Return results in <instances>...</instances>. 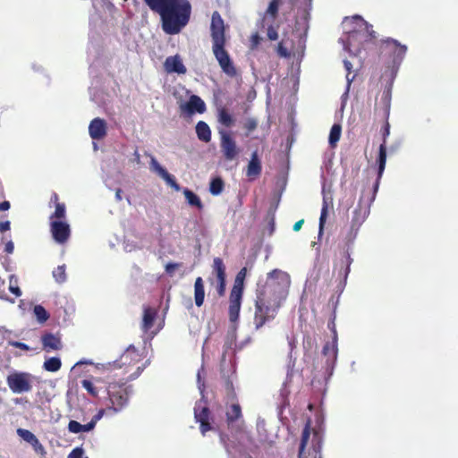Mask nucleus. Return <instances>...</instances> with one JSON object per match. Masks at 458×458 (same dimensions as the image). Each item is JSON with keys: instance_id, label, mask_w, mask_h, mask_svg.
I'll use <instances>...</instances> for the list:
<instances>
[{"instance_id": "3", "label": "nucleus", "mask_w": 458, "mask_h": 458, "mask_svg": "<svg viewBox=\"0 0 458 458\" xmlns=\"http://www.w3.org/2000/svg\"><path fill=\"white\" fill-rule=\"evenodd\" d=\"M212 52L222 70L227 76L233 78L237 75L236 67L225 49L226 38L225 34V23L220 13L215 11L212 13L211 24Z\"/></svg>"}, {"instance_id": "45", "label": "nucleus", "mask_w": 458, "mask_h": 458, "mask_svg": "<svg viewBox=\"0 0 458 458\" xmlns=\"http://www.w3.org/2000/svg\"><path fill=\"white\" fill-rule=\"evenodd\" d=\"M381 101H382V103L384 104V106L386 107V114L388 116L389 109H390V104H391V92H390V90H385L382 93Z\"/></svg>"}, {"instance_id": "38", "label": "nucleus", "mask_w": 458, "mask_h": 458, "mask_svg": "<svg viewBox=\"0 0 458 458\" xmlns=\"http://www.w3.org/2000/svg\"><path fill=\"white\" fill-rule=\"evenodd\" d=\"M53 276L56 283L63 284L66 281V267L65 265L58 266L53 271Z\"/></svg>"}, {"instance_id": "36", "label": "nucleus", "mask_w": 458, "mask_h": 458, "mask_svg": "<svg viewBox=\"0 0 458 458\" xmlns=\"http://www.w3.org/2000/svg\"><path fill=\"white\" fill-rule=\"evenodd\" d=\"M17 434L26 442L31 445L35 443L38 444V437L30 430L24 428H18Z\"/></svg>"}, {"instance_id": "16", "label": "nucleus", "mask_w": 458, "mask_h": 458, "mask_svg": "<svg viewBox=\"0 0 458 458\" xmlns=\"http://www.w3.org/2000/svg\"><path fill=\"white\" fill-rule=\"evenodd\" d=\"M220 147L226 160L234 159L239 154L235 140L231 134L225 131H219Z\"/></svg>"}, {"instance_id": "49", "label": "nucleus", "mask_w": 458, "mask_h": 458, "mask_svg": "<svg viewBox=\"0 0 458 458\" xmlns=\"http://www.w3.org/2000/svg\"><path fill=\"white\" fill-rule=\"evenodd\" d=\"M83 454L84 452L82 448L76 447L69 454L67 458H82Z\"/></svg>"}, {"instance_id": "10", "label": "nucleus", "mask_w": 458, "mask_h": 458, "mask_svg": "<svg viewBox=\"0 0 458 458\" xmlns=\"http://www.w3.org/2000/svg\"><path fill=\"white\" fill-rule=\"evenodd\" d=\"M33 376L28 372L14 371L6 377V383L13 394L28 393L32 390Z\"/></svg>"}, {"instance_id": "20", "label": "nucleus", "mask_w": 458, "mask_h": 458, "mask_svg": "<svg viewBox=\"0 0 458 458\" xmlns=\"http://www.w3.org/2000/svg\"><path fill=\"white\" fill-rule=\"evenodd\" d=\"M42 348L49 352L51 351H60L63 348L61 337L52 333H45L41 336Z\"/></svg>"}, {"instance_id": "28", "label": "nucleus", "mask_w": 458, "mask_h": 458, "mask_svg": "<svg viewBox=\"0 0 458 458\" xmlns=\"http://www.w3.org/2000/svg\"><path fill=\"white\" fill-rule=\"evenodd\" d=\"M157 318V311L155 309L147 307L144 309L141 328L147 333L154 325Z\"/></svg>"}, {"instance_id": "35", "label": "nucleus", "mask_w": 458, "mask_h": 458, "mask_svg": "<svg viewBox=\"0 0 458 458\" xmlns=\"http://www.w3.org/2000/svg\"><path fill=\"white\" fill-rule=\"evenodd\" d=\"M225 187L224 181L220 177H216L211 180L209 184V191L212 195H219Z\"/></svg>"}, {"instance_id": "62", "label": "nucleus", "mask_w": 458, "mask_h": 458, "mask_svg": "<svg viewBox=\"0 0 458 458\" xmlns=\"http://www.w3.org/2000/svg\"><path fill=\"white\" fill-rule=\"evenodd\" d=\"M135 158H137L138 160L140 159V154L138 153V151H135Z\"/></svg>"}, {"instance_id": "7", "label": "nucleus", "mask_w": 458, "mask_h": 458, "mask_svg": "<svg viewBox=\"0 0 458 458\" xmlns=\"http://www.w3.org/2000/svg\"><path fill=\"white\" fill-rule=\"evenodd\" d=\"M378 48L381 55H388L394 66H399L407 53V46L401 44L392 38H386L379 41Z\"/></svg>"}, {"instance_id": "56", "label": "nucleus", "mask_w": 458, "mask_h": 458, "mask_svg": "<svg viewBox=\"0 0 458 458\" xmlns=\"http://www.w3.org/2000/svg\"><path fill=\"white\" fill-rule=\"evenodd\" d=\"M51 201L55 203V206H56L57 204H62V202L59 201L58 194L55 192L52 195Z\"/></svg>"}, {"instance_id": "2", "label": "nucleus", "mask_w": 458, "mask_h": 458, "mask_svg": "<svg viewBox=\"0 0 458 458\" xmlns=\"http://www.w3.org/2000/svg\"><path fill=\"white\" fill-rule=\"evenodd\" d=\"M149 9L159 14L162 30L168 35L180 33L189 23L191 4L189 0H144Z\"/></svg>"}, {"instance_id": "55", "label": "nucleus", "mask_w": 458, "mask_h": 458, "mask_svg": "<svg viewBox=\"0 0 458 458\" xmlns=\"http://www.w3.org/2000/svg\"><path fill=\"white\" fill-rule=\"evenodd\" d=\"M303 223H304V220H303V219H301V220L297 221V222L293 225V231L298 232L299 230H301V226H302Z\"/></svg>"}, {"instance_id": "9", "label": "nucleus", "mask_w": 458, "mask_h": 458, "mask_svg": "<svg viewBox=\"0 0 458 458\" xmlns=\"http://www.w3.org/2000/svg\"><path fill=\"white\" fill-rule=\"evenodd\" d=\"M352 263L351 246L346 243L335 256L333 265V276H336L340 282L344 284L350 273Z\"/></svg>"}, {"instance_id": "19", "label": "nucleus", "mask_w": 458, "mask_h": 458, "mask_svg": "<svg viewBox=\"0 0 458 458\" xmlns=\"http://www.w3.org/2000/svg\"><path fill=\"white\" fill-rule=\"evenodd\" d=\"M107 132L106 122L102 118H94L89 125V133L93 140H101Z\"/></svg>"}, {"instance_id": "31", "label": "nucleus", "mask_w": 458, "mask_h": 458, "mask_svg": "<svg viewBox=\"0 0 458 458\" xmlns=\"http://www.w3.org/2000/svg\"><path fill=\"white\" fill-rule=\"evenodd\" d=\"M183 195L187 200V203L190 206L196 207L199 210H201L203 208L204 206H203L199 197L197 194H195L193 191H191L189 189H184Z\"/></svg>"}, {"instance_id": "27", "label": "nucleus", "mask_w": 458, "mask_h": 458, "mask_svg": "<svg viewBox=\"0 0 458 458\" xmlns=\"http://www.w3.org/2000/svg\"><path fill=\"white\" fill-rule=\"evenodd\" d=\"M205 299V288L202 277L199 276L194 283V301L197 307H201Z\"/></svg>"}, {"instance_id": "47", "label": "nucleus", "mask_w": 458, "mask_h": 458, "mask_svg": "<svg viewBox=\"0 0 458 458\" xmlns=\"http://www.w3.org/2000/svg\"><path fill=\"white\" fill-rule=\"evenodd\" d=\"M261 37L259 35L258 32H255L253 33L251 36H250V49L251 50H255L258 48V47L259 46L260 44V41H261Z\"/></svg>"}, {"instance_id": "53", "label": "nucleus", "mask_w": 458, "mask_h": 458, "mask_svg": "<svg viewBox=\"0 0 458 458\" xmlns=\"http://www.w3.org/2000/svg\"><path fill=\"white\" fill-rule=\"evenodd\" d=\"M13 250H14V245H13V242H8L6 244H5V247H4V251L6 253H13Z\"/></svg>"}, {"instance_id": "59", "label": "nucleus", "mask_w": 458, "mask_h": 458, "mask_svg": "<svg viewBox=\"0 0 458 458\" xmlns=\"http://www.w3.org/2000/svg\"><path fill=\"white\" fill-rule=\"evenodd\" d=\"M122 193H123V191L121 189H117L116 191H115V198L118 201H121L123 197H122Z\"/></svg>"}, {"instance_id": "43", "label": "nucleus", "mask_w": 458, "mask_h": 458, "mask_svg": "<svg viewBox=\"0 0 458 458\" xmlns=\"http://www.w3.org/2000/svg\"><path fill=\"white\" fill-rule=\"evenodd\" d=\"M81 386L88 391V393L91 396H93V397H97L98 396V391L97 387L94 386V384L90 380L83 379L81 381Z\"/></svg>"}, {"instance_id": "41", "label": "nucleus", "mask_w": 458, "mask_h": 458, "mask_svg": "<svg viewBox=\"0 0 458 458\" xmlns=\"http://www.w3.org/2000/svg\"><path fill=\"white\" fill-rule=\"evenodd\" d=\"M259 122L254 117H248L244 120L242 126L246 130V135L254 131L258 127Z\"/></svg>"}, {"instance_id": "4", "label": "nucleus", "mask_w": 458, "mask_h": 458, "mask_svg": "<svg viewBox=\"0 0 458 458\" xmlns=\"http://www.w3.org/2000/svg\"><path fill=\"white\" fill-rule=\"evenodd\" d=\"M300 4L305 12L311 7V0H271L260 20V27L267 29V37L270 41L278 39L279 24L276 25V20L281 11L283 16L291 13L294 7Z\"/></svg>"}, {"instance_id": "6", "label": "nucleus", "mask_w": 458, "mask_h": 458, "mask_svg": "<svg viewBox=\"0 0 458 458\" xmlns=\"http://www.w3.org/2000/svg\"><path fill=\"white\" fill-rule=\"evenodd\" d=\"M347 22L355 24L354 29L348 31L347 41L351 47H355V42L361 34L365 41H372L377 38V33L373 30V26L367 22L361 16L354 15L352 18L346 17L344 23Z\"/></svg>"}, {"instance_id": "17", "label": "nucleus", "mask_w": 458, "mask_h": 458, "mask_svg": "<svg viewBox=\"0 0 458 458\" xmlns=\"http://www.w3.org/2000/svg\"><path fill=\"white\" fill-rule=\"evenodd\" d=\"M212 273L216 275V292L217 294L221 297L225 295V266L221 258H215L212 265Z\"/></svg>"}, {"instance_id": "14", "label": "nucleus", "mask_w": 458, "mask_h": 458, "mask_svg": "<svg viewBox=\"0 0 458 458\" xmlns=\"http://www.w3.org/2000/svg\"><path fill=\"white\" fill-rule=\"evenodd\" d=\"M194 418L196 421L199 423V429L203 436H205L208 431L213 429L210 422L211 412L208 407L203 404L202 402L196 403L194 407Z\"/></svg>"}, {"instance_id": "40", "label": "nucleus", "mask_w": 458, "mask_h": 458, "mask_svg": "<svg viewBox=\"0 0 458 458\" xmlns=\"http://www.w3.org/2000/svg\"><path fill=\"white\" fill-rule=\"evenodd\" d=\"M328 202L326 198L323 199V205L321 208L320 217H319V233L323 232L327 217L328 215Z\"/></svg>"}, {"instance_id": "51", "label": "nucleus", "mask_w": 458, "mask_h": 458, "mask_svg": "<svg viewBox=\"0 0 458 458\" xmlns=\"http://www.w3.org/2000/svg\"><path fill=\"white\" fill-rule=\"evenodd\" d=\"M11 228V223L10 221H4L0 223V232L4 233L6 231H9Z\"/></svg>"}, {"instance_id": "11", "label": "nucleus", "mask_w": 458, "mask_h": 458, "mask_svg": "<svg viewBox=\"0 0 458 458\" xmlns=\"http://www.w3.org/2000/svg\"><path fill=\"white\" fill-rule=\"evenodd\" d=\"M381 132H382V136H383V142L379 146L378 157H377V180H376V182H375V183L373 185L372 200L374 199H376V195H377V191H378L380 180H381V177H382L383 173L385 171L386 164V138L390 134V124H389V123L387 121L384 124V126H383V128L381 130Z\"/></svg>"}, {"instance_id": "25", "label": "nucleus", "mask_w": 458, "mask_h": 458, "mask_svg": "<svg viewBox=\"0 0 458 458\" xmlns=\"http://www.w3.org/2000/svg\"><path fill=\"white\" fill-rule=\"evenodd\" d=\"M337 334L334 330V336L331 342L325 344L322 353L327 357V363H334L337 358Z\"/></svg>"}, {"instance_id": "23", "label": "nucleus", "mask_w": 458, "mask_h": 458, "mask_svg": "<svg viewBox=\"0 0 458 458\" xmlns=\"http://www.w3.org/2000/svg\"><path fill=\"white\" fill-rule=\"evenodd\" d=\"M164 67L168 73L184 74L187 71L178 55L168 56L164 63Z\"/></svg>"}, {"instance_id": "1", "label": "nucleus", "mask_w": 458, "mask_h": 458, "mask_svg": "<svg viewBox=\"0 0 458 458\" xmlns=\"http://www.w3.org/2000/svg\"><path fill=\"white\" fill-rule=\"evenodd\" d=\"M290 282V276L286 272L274 269L267 274L264 284H258L254 312L256 329L261 328L267 322L276 318Z\"/></svg>"}, {"instance_id": "12", "label": "nucleus", "mask_w": 458, "mask_h": 458, "mask_svg": "<svg viewBox=\"0 0 458 458\" xmlns=\"http://www.w3.org/2000/svg\"><path fill=\"white\" fill-rule=\"evenodd\" d=\"M373 191L371 192L370 197L368 199V203L363 204L364 202V195H362L359 200V203L356 208L353 211V216L352 219L351 231L353 233L352 239L355 237L359 227L365 221L367 216L369 214V208L375 199L372 200Z\"/></svg>"}, {"instance_id": "37", "label": "nucleus", "mask_w": 458, "mask_h": 458, "mask_svg": "<svg viewBox=\"0 0 458 458\" xmlns=\"http://www.w3.org/2000/svg\"><path fill=\"white\" fill-rule=\"evenodd\" d=\"M33 313L40 323H45L49 318V314L42 305H36Z\"/></svg>"}, {"instance_id": "54", "label": "nucleus", "mask_w": 458, "mask_h": 458, "mask_svg": "<svg viewBox=\"0 0 458 458\" xmlns=\"http://www.w3.org/2000/svg\"><path fill=\"white\" fill-rule=\"evenodd\" d=\"M11 205L10 202L7 200H4L0 203V211H6L10 208Z\"/></svg>"}, {"instance_id": "26", "label": "nucleus", "mask_w": 458, "mask_h": 458, "mask_svg": "<svg viewBox=\"0 0 458 458\" xmlns=\"http://www.w3.org/2000/svg\"><path fill=\"white\" fill-rule=\"evenodd\" d=\"M152 165L157 174L169 184L174 191H180V185L175 181L174 175L170 174L164 167H162L155 158H152Z\"/></svg>"}, {"instance_id": "42", "label": "nucleus", "mask_w": 458, "mask_h": 458, "mask_svg": "<svg viewBox=\"0 0 458 458\" xmlns=\"http://www.w3.org/2000/svg\"><path fill=\"white\" fill-rule=\"evenodd\" d=\"M276 53L280 57L287 58L291 56V51L286 46V41L282 39L276 47Z\"/></svg>"}, {"instance_id": "32", "label": "nucleus", "mask_w": 458, "mask_h": 458, "mask_svg": "<svg viewBox=\"0 0 458 458\" xmlns=\"http://www.w3.org/2000/svg\"><path fill=\"white\" fill-rule=\"evenodd\" d=\"M68 430L71 433L78 434L81 432H89L92 430V424H81L76 420H70L68 423Z\"/></svg>"}, {"instance_id": "24", "label": "nucleus", "mask_w": 458, "mask_h": 458, "mask_svg": "<svg viewBox=\"0 0 458 458\" xmlns=\"http://www.w3.org/2000/svg\"><path fill=\"white\" fill-rule=\"evenodd\" d=\"M225 419L228 428H233L235 422L242 419V407L239 403H233L226 408Z\"/></svg>"}, {"instance_id": "15", "label": "nucleus", "mask_w": 458, "mask_h": 458, "mask_svg": "<svg viewBox=\"0 0 458 458\" xmlns=\"http://www.w3.org/2000/svg\"><path fill=\"white\" fill-rule=\"evenodd\" d=\"M50 232L54 241L59 244H64L71 237V228L67 222L53 220L50 222Z\"/></svg>"}, {"instance_id": "22", "label": "nucleus", "mask_w": 458, "mask_h": 458, "mask_svg": "<svg viewBox=\"0 0 458 458\" xmlns=\"http://www.w3.org/2000/svg\"><path fill=\"white\" fill-rule=\"evenodd\" d=\"M261 171H262L261 161L259 157L258 152L254 151L251 154L250 160L249 161V164L247 165L246 176L250 181H253L260 175Z\"/></svg>"}, {"instance_id": "60", "label": "nucleus", "mask_w": 458, "mask_h": 458, "mask_svg": "<svg viewBox=\"0 0 458 458\" xmlns=\"http://www.w3.org/2000/svg\"><path fill=\"white\" fill-rule=\"evenodd\" d=\"M142 369L140 367L137 368V373L135 375L130 376V379H134L136 377H138L141 373Z\"/></svg>"}, {"instance_id": "21", "label": "nucleus", "mask_w": 458, "mask_h": 458, "mask_svg": "<svg viewBox=\"0 0 458 458\" xmlns=\"http://www.w3.org/2000/svg\"><path fill=\"white\" fill-rule=\"evenodd\" d=\"M181 108L189 114H194L195 112L203 114L206 111V105L199 96L192 95L187 103L181 106Z\"/></svg>"}, {"instance_id": "46", "label": "nucleus", "mask_w": 458, "mask_h": 458, "mask_svg": "<svg viewBox=\"0 0 458 458\" xmlns=\"http://www.w3.org/2000/svg\"><path fill=\"white\" fill-rule=\"evenodd\" d=\"M182 263H173V262H170V263H167L165 267V273L170 276H173L174 274V271L181 267H182Z\"/></svg>"}, {"instance_id": "61", "label": "nucleus", "mask_w": 458, "mask_h": 458, "mask_svg": "<svg viewBox=\"0 0 458 458\" xmlns=\"http://www.w3.org/2000/svg\"><path fill=\"white\" fill-rule=\"evenodd\" d=\"M328 328L331 329L333 333H334V330L336 332L334 320H332L331 322L328 323Z\"/></svg>"}, {"instance_id": "63", "label": "nucleus", "mask_w": 458, "mask_h": 458, "mask_svg": "<svg viewBox=\"0 0 458 458\" xmlns=\"http://www.w3.org/2000/svg\"><path fill=\"white\" fill-rule=\"evenodd\" d=\"M208 280H209V283H210L211 284H214L213 279L209 278Z\"/></svg>"}, {"instance_id": "30", "label": "nucleus", "mask_w": 458, "mask_h": 458, "mask_svg": "<svg viewBox=\"0 0 458 458\" xmlns=\"http://www.w3.org/2000/svg\"><path fill=\"white\" fill-rule=\"evenodd\" d=\"M217 121L226 128L232 127L234 123L233 115L224 106H221L217 109Z\"/></svg>"}, {"instance_id": "52", "label": "nucleus", "mask_w": 458, "mask_h": 458, "mask_svg": "<svg viewBox=\"0 0 458 458\" xmlns=\"http://www.w3.org/2000/svg\"><path fill=\"white\" fill-rule=\"evenodd\" d=\"M34 450L37 452V453H40V454H45V448L44 446L42 445V444L39 442V440L38 439V444H33L32 445Z\"/></svg>"}, {"instance_id": "34", "label": "nucleus", "mask_w": 458, "mask_h": 458, "mask_svg": "<svg viewBox=\"0 0 458 458\" xmlns=\"http://www.w3.org/2000/svg\"><path fill=\"white\" fill-rule=\"evenodd\" d=\"M62 361L58 357L47 359L43 363V369L48 372H56L61 369Z\"/></svg>"}, {"instance_id": "50", "label": "nucleus", "mask_w": 458, "mask_h": 458, "mask_svg": "<svg viewBox=\"0 0 458 458\" xmlns=\"http://www.w3.org/2000/svg\"><path fill=\"white\" fill-rule=\"evenodd\" d=\"M10 344L15 348H18V349H21L22 351H30L31 350L30 347L29 345H27L26 344L24 343H21V342H18V341H13V342H10Z\"/></svg>"}, {"instance_id": "48", "label": "nucleus", "mask_w": 458, "mask_h": 458, "mask_svg": "<svg viewBox=\"0 0 458 458\" xmlns=\"http://www.w3.org/2000/svg\"><path fill=\"white\" fill-rule=\"evenodd\" d=\"M106 412V410L105 409H100L91 419V420L89 422V424H92V429L95 428L96 427V424L98 423V420H100L104 414Z\"/></svg>"}, {"instance_id": "13", "label": "nucleus", "mask_w": 458, "mask_h": 458, "mask_svg": "<svg viewBox=\"0 0 458 458\" xmlns=\"http://www.w3.org/2000/svg\"><path fill=\"white\" fill-rule=\"evenodd\" d=\"M310 428L311 421L308 420L301 433L298 458H317L318 454L320 453L319 443L312 444V446L306 450L310 437Z\"/></svg>"}, {"instance_id": "58", "label": "nucleus", "mask_w": 458, "mask_h": 458, "mask_svg": "<svg viewBox=\"0 0 458 458\" xmlns=\"http://www.w3.org/2000/svg\"><path fill=\"white\" fill-rule=\"evenodd\" d=\"M344 67H345L346 71L350 73L351 71H352V65L351 62L348 61V60H344Z\"/></svg>"}, {"instance_id": "8", "label": "nucleus", "mask_w": 458, "mask_h": 458, "mask_svg": "<svg viewBox=\"0 0 458 458\" xmlns=\"http://www.w3.org/2000/svg\"><path fill=\"white\" fill-rule=\"evenodd\" d=\"M130 386L125 383L111 382L107 386V394L112 404L108 409L114 410L115 412L123 410L128 403Z\"/></svg>"}, {"instance_id": "39", "label": "nucleus", "mask_w": 458, "mask_h": 458, "mask_svg": "<svg viewBox=\"0 0 458 458\" xmlns=\"http://www.w3.org/2000/svg\"><path fill=\"white\" fill-rule=\"evenodd\" d=\"M55 212L50 216V220H62L65 218L66 216V208L65 204H57L55 206Z\"/></svg>"}, {"instance_id": "57", "label": "nucleus", "mask_w": 458, "mask_h": 458, "mask_svg": "<svg viewBox=\"0 0 458 458\" xmlns=\"http://www.w3.org/2000/svg\"><path fill=\"white\" fill-rule=\"evenodd\" d=\"M274 231H275V220H274V218H271V220L269 222V232H268V234L272 235Z\"/></svg>"}, {"instance_id": "33", "label": "nucleus", "mask_w": 458, "mask_h": 458, "mask_svg": "<svg viewBox=\"0 0 458 458\" xmlns=\"http://www.w3.org/2000/svg\"><path fill=\"white\" fill-rule=\"evenodd\" d=\"M341 133H342L341 124H339V123L333 124V126L331 127L330 132H329V137H328V142L332 148H335L336 146L337 142L340 140Z\"/></svg>"}, {"instance_id": "18", "label": "nucleus", "mask_w": 458, "mask_h": 458, "mask_svg": "<svg viewBox=\"0 0 458 458\" xmlns=\"http://www.w3.org/2000/svg\"><path fill=\"white\" fill-rule=\"evenodd\" d=\"M140 360V354L139 351L133 346L130 345L120 358L114 361V369H122L136 365Z\"/></svg>"}, {"instance_id": "5", "label": "nucleus", "mask_w": 458, "mask_h": 458, "mask_svg": "<svg viewBox=\"0 0 458 458\" xmlns=\"http://www.w3.org/2000/svg\"><path fill=\"white\" fill-rule=\"evenodd\" d=\"M247 276V268L242 267L236 275L234 284L229 296L228 315L231 322L234 323L239 319L242 299L243 294V284Z\"/></svg>"}, {"instance_id": "44", "label": "nucleus", "mask_w": 458, "mask_h": 458, "mask_svg": "<svg viewBox=\"0 0 458 458\" xmlns=\"http://www.w3.org/2000/svg\"><path fill=\"white\" fill-rule=\"evenodd\" d=\"M9 291L16 297H20L21 295V291L17 284V279L14 276H10Z\"/></svg>"}, {"instance_id": "29", "label": "nucleus", "mask_w": 458, "mask_h": 458, "mask_svg": "<svg viewBox=\"0 0 458 458\" xmlns=\"http://www.w3.org/2000/svg\"><path fill=\"white\" fill-rule=\"evenodd\" d=\"M196 133L199 140L209 142L211 140V130L208 124L204 121H199L196 124Z\"/></svg>"}]
</instances>
